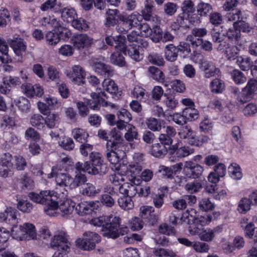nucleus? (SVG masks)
I'll return each instance as SVG.
<instances>
[{"label": "nucleus", "mask_w": 257, "mask_h": 257, "mask_svg": "<svg viewBox=\"0 0 257 257\" xmlns=\"http://www.w3.org/2000/svg\"><path fill=\"white\" fill-rule=\"evenodd\" d=\"M87 178L85 175L79 173L74 178L65 173L57 174L56 178V189L69 187L75 188L80 185H85Z\"/></svg>", "instance_id": "f257e3e1"}, {"label": "nucleus", "mask_w": 257, "mask_h": 257, "mask_svg": "<svg viewBox=\"0 0 257 257\" xmlns=\"http://www.w3.org/2000/svg\"><path fill=\"white\" fill-rule=\"evenodd\" d=\"M70 237L63 230H59L55 232L52 238L50 246L52 248L57 249L56 252H62L66 255L70 250Z\"/></svg>", "instance_id": "f03ea898"}, {"label": "nucleus", "mask_w": 257, "mask_h": 257, "mask_svg": "<svg viewBox=\"0 0 257 257\" xmlns=\"http://www.w3.org/2000/svg\"><path fill=\"white\" fill-rule=\"evenodd\" d=\"M119 17L120 22L116 27L119 33H125L133 27H137L143 19L142 16L137 12L133 13L128 16L120 15Z\"/></svg>", "instance_id": "7ed1b4c3"}, {"label": "nucleus", "mask_w": 257, "mask_h": 257, "mask_svg": "<svg viewBox=\"0 0 257 257\" xmlns=\"http://www.w3.org/2000/svg\"><path fill=\"white\" fill-rule=\"evenodd\" d=\"M83 237L82 238H78L76 240V244L79 248L85 250L93 249L95 244L100 241L99 235L93 232H85L83 233Z\"/></svg>", "instance_id": "20e7f679"}, {"label": "nucleus", "mask_w": 257, "mask_h": 257, "mask_svg": "<svg viewBox=\"0 0 257 257\" xmlns=\"http://www.w3.org/2000/svg\"><path fill=\"white\" fill-rule=\"evenodd\" d=\"M110 221L106 225L102 228V234L103 236L108 238H116L118 237L120 232L119 231L120 220L118 217L113 216L110 217Z\"/></svg>", "instance_id": "39448f33"}, {"label": "nucleus", "mask_w": 257, "mask_h": 257, "mask_svg": "<svg viewBox=\"0 0 257 257\" xmlns=\"http://www.w3.org/2000/svg\"><path fill=\"white\" fill-rule=\"evenodd\" d=\"M155 3L153 0H145L144 8L141 11V16L146 21L151 22L154 25L158 24L160 20L159 17L154 13Z\"/></svg>", "instance_id": "423d86ee"}, {"label": "nucleus", "mask_w": 257, "mask_h": 257, "mask_svg": "<svg viewBox=\"0 0 257 257\" xmlns=\"http://www.w3.org/2000/svg\"><path fill=\"white\" fill-rule=\"evenodd\" d=\"M183 174L188 178L197 179L199 178L204 171L201 165L192 161H186L183 166Z\"/></svg>", "instance_id": "0eeeda50"}, {"label": "nucleus", "mask_w": 257, "mask_h": 257, "mask_svg": "<svg viewBox=\"0 0 257 257\" xmlns=\"http://www.w3.org/2000/svg\"><path fill=\"white\" fill-rule=\"evenodd\" d=\"M66 76L75 84L81 85L84 83L86 73L80 65H74L71 70L65 72Z\"/></svg>", "instance_id": "6e6552de"}, {"label": "nucleus", "mask_w": 257, "mask_h": 257, "mask_svg": "<svg viewBox=\"0 0 257 257\" xmlns=\"http://www.w3.org/2000/svg\"><path fill=\"white\" fill-rule=\"evenodd\" d=\"M91 96L93 100L89 101L88 105L90 108L93 110L98 109L101 104L102 106H110L111 107L115 106L114 104L104 101L103 100V97H106L104 92H92L91 94Z\"/></svg>", "instance_id": "1a4fd4ad"}, {"label": "nucleus", "mask_w": 257, "mask_h": 257, "mask_svg": "<svg viewBox=\"0 0 257 257\" xmlns=\"http://www.w3.org/2000/svg\"><path fill=\"white\" fill-rule=\"evenodd\" d=\"M199 67L203 73L204 77L207 79L214 77L220 72V69L211 61H201Z\"/></svg>", "instance_id": "9d476101"}, {"label": "nucleus", "mask_w": 257, "mask_h": 257, "mask_svg": "<svg viewBox=\"0 0 257 257\" xmlns=\"http://www.w3.org/2000/svg\"><path fill=\"white\" fill-rule=\"evenodd\" d=\"M46 202L45 205L47 206V208L45 209V212L50 216H54L55 212V209H58V203L59 197L58 194L53 191H50L46 197Z\"/></svg>", "instance_id": "9b49d317"}, {"label": "nucleus", "mask_w": 257, "mask_h": 257, "mask_svg": "<svg viewBox=\"0 0 257 257\" xmlns=\"http://www.w3.org/2000/svg\"><path fill=\"white\" fill-rule=\"evenodd\" d=\"M73 46L77 49H81L90 46L93 39L86 34H77L71 39Z\"/></svg>", "instance_id": "f8f14e48"}, {"label": "nucleus", "mask_w": 257, "mask_h": 257, "mask_svg": "<svg viewBox=\"0 0 257 257\" xmlns=\"http://www.w3.org/2000/svg\"><path fill=\"white\" fill-rule=\"evenodd\" d=\"M99 202H84L79 203L76 207V211L80 215L83 216L91 213L99 207Z\"/></svg>", "instance_id": "ddd939ff"}, {"label": "nucleus", "mask_w": 257, "mask_h": 257, "mask_svg": "<svg viewBox=\"0 0 257 257\" xmlns=\"http://www.w3.org/2000/svg\"><path fill=\"white\" fill-rule=\"evenodd\" d=\"M182 13L177 19V23H181L184 20L188 18V15L195 11L194 3L191 0H185L181 6Z\"/></svg>", "instance_id": "4468645a"}, {"label": "nucleus", "mask_w": 257, "mask_h": 257, "mask_svg": "<svg viewBox=\"0 0 257 257\" xmlns=\"http://www.w3.org/2000/svg\"><path fill=\"white\" fill-rule=\"evenodd\" d=\"M119 147L106 148V157L107 160L113 165L116 169H119V163L121 160L120 154L122 153L119 151L118 149Z\"/></svg>", "instance_id": "2eb2a0df"}, {"label": "nucleus", "mask_w": 257, "mask_h": 257, "mask_svg": "<svg viewBox=\"0 0 257 257\" xmlns=\"http://www.w3.org/2000/svg\"><path fill=\"white\" fill-rule=\"evenodd\" d=\"M154 209L152 206H142L140 208V215L149 224L153 225L158 220V217L154 213Z\"/></svg>", "instance_id": "dca6fc26"}, {"label": "nucleus", "mask_w": 257, "mask_h": 257, "mask_svg": "<svg viewBox=\"0 0 257 257\" xmlns=\"http://www.w3.org/2000/svg\"><path fill=\"white\" fill-rule=\"evenodd\" d=\"M109 140L106 143V148L120 147L123 144V139L120 132L117 128H113L108 134Z\"/></svg>", "instance_id": "f3484780"}, {"label": "nucleus", "mask_w": 257, "mask_h": 257, "mask_svg": "<svg viewBox=\"0 0 257 257\" xmlns=\"http://www.w3.org/2000/svg\"><path fill=\"white\" fill-rule=\"evenodd\" d=\"M257 90V81L254 79H250L247 82L246 86L242 89V95L243 97L242 99L241 97H237L238 100L243 103L246 101L245 98H248L251 96Z\"/></svg>", "instance_id": "a211bd4d"}, {"label": "nucleus", "mask_w": 257, "mask_h": 257, "mask_svg": "<svg viewBox=\"0 0 257 257\" xmlns=\"http://www.w3.org/2000/svg\"><path fill=\"white\" fill-rule=\"evenodd\" d=\"M92 67L96 73L104 77H110L113 74V71L111 67L104 63L95 62L93 63Z\"/></svg>", "instance_id": "6ab92c4d"}, {"label": "nucleus", "mask_w": 257, "mask_h": 257, "mask_svg": "<svg viewBox=\"0 0 257 257\" xmlns=\"http://www.w3.org/2000/svg\"><path fill=\"white\" fill-rule=\"evenodd\" d=\"M8 43L17 56H21L26 50V43L21 38L9 39Z\"/></svg>", "instance_id": "aec40b11"}, {"label": "nucleus", "mask_w": 257, "mask_h": 257, "mask_svg": "<svg viewBox=\"0 0 257 257\" xmlns=\"http://www.w3.org/2000/svg\"><path fill=\"white\" fill-rule=\"evenodd\" d=\"M210 106L217 111L227 113L233 108V105L230 103H226L222 100L214 99L209 104Z\"/></svg>", "instance_id": "412c9836"}, {"label": "nucleus", "mask_w": 257, "mask_h": 257, "mask_svg": "<svg viewBox=\"0 0 257 257\" xmlns=\"http://www.w3.org/2000/svg\"><path fill=\"white\" fill-rule=\"evenodd\" d=\"M220 51L224 53L225 57L228 60L232 61L238 57L239 50L236 46L226 43L224 49Z\"/></svg>", "instance_id": "4be33fe9"}, {"label": "nucleus", "mask_w": 257, "mask_h": 257, "mask_svg": "<svg viewBox=\"0 0 257 257\" xmlns=\"http://www.w3.org/2000/svg\"><path fill=\"white\" fill-rule=\"evenodd\" d=\"M74 202L70 199H66L63 201L59 205H58V209H55L54 214L59 210L63 216L71 214L74 209Z\"/></svg>", "instance_id": "5701e85b"}, {"label": "nucleus", "mask_w": 257, "mask_h": 257, "mask_svg": "<svg viewBox=\"0 0 257 257\" xmlns=\"http://www.w3.org/2000/svg\"><path fill=\"white\" fill-rule=\"evenodd\" d=\"M211 36L217 51H221L224 49L226 43L224 41V35L214 29L211 32Z\"/></svg>", "instance_id": "b1692460"}, {"label": "nucleus", "mask_w": 257, "mask_h": 257, "mask_svg": "<svg viewBox=\"0 0 257 257\" xmlns=\"http://www.w3.org/2000/svg\"><path fill=\"white\" fill-rule=\"evenodd\" d=\"M124 52L137 62L140 61L143 58V55L139 51V46L135 44L128 46Z\"/></svg>", "instance_id": "393cba45"}, {"label": "nucleus", "mask_w": 257, "mask_h": 257, "mask_svg": "<svg viewBox=\"0 0 257 257\" xmlns=\"http://www.w3.org/2000/svg\"><path fill=\"white\" fill-rule=\"evenodd\" d=\"M228 21L233 22L234 28H238V25L243 19L242 11L240 10H235L227 14L226 16Z\"/></svg>", "instance_id": "a878e982"}, {"label": "nucleus", "mask_w": 257, "mask_h": 257, "mask_svg": "<svg viewBox=\"0 0 257 257\" xmlns=\"http://www.w3.org/2000/svg\"><path fill=\"white\" fill-rule=\"evenodd\" d=\"M120 15H123L120 14L117 9H108L106 12L105 25L108 27L114 26L116 24V17L119 20Z\"/></svg>", "instance_id": "bb28decb"}, {"label": "nucleus", "mask_w": 257, "mask_h": 257, "mask_svg": "<svg viewBox=\"0 0 257 257\" xmlns=\"http://www.w3.org/2000/svg\"><path fill=\"white\" fill-rule=\"evenodd\" d=\"M0 52L2 55H0V60L2 63H8L12 61L11 57L9 56V47L5 39L0 37Z\"/></svg>", "instance_id": "cd10ccee"}, {"label": "nucleus", "mask_w": 257, "mask_h": 257, "mask_svg": "<svg viewBox=\"0 0 257 257\" xmlns=\"http://www.w3.org/2000/svg\"><path fill=\"white\" fill-rule=\"evenodd\" d=\"M23 231H24V239H36L37 232L35 226L30 223H25L22 225Z\"/></svg>", "instance_id": "c85d7f7f"}, {"label": "nucleus", "mask_w": 257, "mask_h": 257, "mask_svg": "<svg viewBox=\"0 0 257 257\" xmlns=\"http://www.w3.org/2000/svg\"><path fill=\"white\" fill-rule=\"evenodd\" d=\"M6 218L5 220L10 221L12 225H14L19 223L20 218L18 217L20 215V213L15 208L9 207L5 210Z\"/></svg>", "instance_id": "c756f323"}, {"label": "nucleus", "mask_w": 257, "mask_h": 257, "mask_svg": "<svg viewBox=\"0 0 257 257\" xmlns=\"http://www.w3.org/2000/svg\"><path fill=\"white\" fill-rule=\"evenodd\" d=\"M75 168L78 171H82L87 172L89 174L96 175L99 174L97 170H94L95 168L91 162L87 161L84 164L80 162H77L75 165Z\"/></svg>", "instance_id": "7c9ffc66"}, {"label": "nucleus", "mask_w": 257, "mask_h": 257, "mask_svg": "<svg viewBox=\"0 0 257 257\" xmlns=\"http://www.w3.org/2000/svg\"><path fill=\"white\" fill-rule=\"evenodd\" d=\"M49 193V190L42 191L40 193L31 192L29 197L31 200L37 203L45 204L46 202V197Z\"/></svg>", "instance_id": "2f4dec72"}, {"label": "nucleus", "mask_w": 257, "mask_h": 257, "mask_svg": "<svg viewBox=\"0 0 257 257\" xmlns=\"http://www.w3.org/2000/svg\"><path fill=\"white\" fill-rule=\"evenodd\" d=\"M77 14L73 8H65L62 10L61 16L64 21L72 23L77 18Z\"/></svg>", "instance_id": "473e14b6"}, {"label": "nucleus", "mask_w": 257, "mask_h": 257, "mask_svg": "<svg viewBox=\"0 0 257 257\" xmlns=\"http://www.w3.org/2000/svg\"><path fill=\"white\" fill-rule=\"evenodd\" d=\"M72 133L74 139L81 143L86 142L89 136L88 134L85 130L80 128H74Z\"/></svg>", "instance_id": "72a5a7b5"}, {"label": "nucleus", "mask_w": 257, "mask_h": 257, "mask_svg": "<svg viewBox=\"0 0 257 257\" xmlns=\"http://www.w3.org/2000/svg\"><path fill=\"white\" fill-rule=\"evenodd\" d=\"M197 12L198 15L201 17L207 16L212 10L211 5L207 3L200 2L196 7Z\"/></svg>", "instance_id": "f704fd0d"}, {"label": "nucleus", "mask_w": 257, "mask_h": 257, "mask_svg": "<svg viewBox=\"0 0 257 257\" xmlns=\"http://www.w3.org/2000/svg\"><path fill=\"white\" fill-rule=\"evenodd\" d=\"M101 192V189L91 183H86L82 189V194L89 197L95 196Z\"/></svg>", "instance_id": "c9c22d12"}, {"label": "nucleus", "mask_w": 257, "mask_h": 257, "mask_svg": "<svg viewBox=\"0 0 257 257\" xmlns=\"http://www.w3.org/2000/svg\"><path fill=\"white\" fill-rule=\"evenodd\" d=\"M178 49L173 44H169L166 46L165 50V57L167 60L173 62L177 57Z\"/></svg>", "instance_id": "e433bc0d"}, {"label": "nucleus", "mask_w": 257, "mask_h": 257, "mask_svg": "<svg viewBox=\"0 0 257 257\" xmlns=\"http://www.w3.org/2000/svg\"><path fill=\"white\" fill-rule=\"evenodd\" d=\"M102 86L104 90L108 92L109 93L115 95H116L118 91V87L112 80L105 79L102 82Z\"/></svg>", "instance_id": "4c0bfd02"}, {"label": "nucleus", "mask_w": 257, "mask_h": 257, "mask_svg": "<svg viewBox=\"0 0 257 257\" xmlns=\"http://www.w3.org/2000/svg\"><path fill=\"white\" fill-rule=\"evenodd\" d=\"M45 122L44 118L40 114H34L30 118L32 125L39 130L44 127Z\"/></svg>", "instance_id": "58836bf2"}, {"label": "nucleus", "mask_w": 257, "mask_h": 257, "mask_svg": "<svg viewBox=\"0 0 257 257\" xmlns=\"http://www.w3.org/2000/svg\"><path fill=\"white\" fill-rule=\"evenodd\" d=\"M251 202L246 197L242 198L238 203L237 211L241 214H245L250 209Z\"/></svg>", "instance_id": "ea45409f"}, {"label": "nucleus", "mask_w": 257, "mask_h": 257, "mask_svg": "<svg viewBox=\"0 0 257 257\" xmlns=\"http://www.w3.org/2000/svg\"><path fill=\"white\" fill-rule=\"evenodd\" d=\"M167 152V149L165 146L157 143L154 144L151 150V154L156 157H160L165 155Z\"/></svg>", "instance_id": "a19ab883"}, {"label": "nucleus", "mask_w": 257, "mask_h": 257, "mask_svg": "<svg viewBox=\"0 0 257 257\" xmlns=\"http://www.w3.org/2000/svg\"><path fill=\"white\" fill-rule=\"evenodd\" d=\"M184 188L188 193L193 194L199 192L202 188V185L200 182L194 181L187 183Z\"/></svg>", "instance_id": "79ce46f5"}, {"label": "nucleus", "mask_w": 257, "mask_h": 257, "mask_svg": "<svg viewBox=\"0 0 257 257\" xmlns=\"http://www.w3.org/2000/svg\"><path fill=\"white\" fill-rule=\"evenodd\" d=\"M118 204L120 207L123 210H130L134 207V203L129 197L123 196L118 199Z\"/></svg>", "instance_id": "37998d69"}, {"label": "nucleus", "mask_w": 257, "mask_h": 257, "mask_svg": "<svg viewBox=\"0 0 257 257\" xmlns=\"http://www.w3.org/2000/svg\"><path fill=\"white\" fill-rule=\"evenodd\" d=\"M231 76L235 83L238 85L244 83L247 80L243 73L237 69H235L231 72Z\"/></svg>", "instance_id": "c03bdc74"}, {"label": "nucleus", "mask_w": 257, "mask_h": 257, "mask_svg": "<svg viewBox=\"0 0 257 257\" xmlns=\"http://www.w3.org/2000/svg\"><path fill=\"white\" fill-rule=\"evenodd\" d=\"M210 87L212 92L221 93L224 89L225 85L221 80L216 78L211 82Z\"/></svg>", "instance_id": "a18cd8bd"}, {"label": "nucleus", "mask_w": 257, "mask_h": 257, "mask_svg": "<svg viewBox=\"0 0 257 257\" xmlns=\"http://www.w3.org/2000/svg\"><path fill=\"white\" fill-rule=\"evenodd\" d=\"M47 44L50 46L56 45L60 41V36L59 34L53 31H49L45 36Z\"/></svg>", "instance_id": "49530a36"}, {"label": "nucleus", "mask_w": 257, "mask_h": 257, "mask_svg": "<svg viewBox=\"0 0 257 257\" xmlns=\"http://www.w3.org/2000/svg\"><path fill=\"white\" fill-rule=\"evenodd\" d=\"M112 216H102L96 217L91 219L89 221L90 223L95 226H102V228L106 225L111 219L110 217Z\"/></svg>", "instance_id": "de8ad7c7"}, {"label": "nucleus", "mask_w": 257, "mask_h": 257, "mask_svg": "<svg viewBox=\"0 0 257 257\" xmlns=\"http://www.w3.org/2000/svg\"><path fill=\"white\" fill-rule=\"evenodd\" d=\"M146 124L148 128L154 132H159L162 128L161 121L153 117L147 119L146 121Z\"/></svg>", "instance_id": "09e8293b"}, {"label": "nucleus", "mask_w": 257, "mask_h": 257, "mask_svg": "<svg viewBox=\"0 0 257 257\" xmlns=\"http://www.w3.org/2000/svg\"><path fill=\"white\" fill-rule=\"evenodd\" d=\"M126 131V133L124 134V138L128 142H132L134 140L138 139V131L136 127L133 125H129Z\"/></svg>", "instance_id": "8fccbe9b"}, {"label": "nucleus", "mask_w": 257, "mask_h": 257, "mask_svg": "<svg viewBox=\"0 0 257 257\" xmlns=\"http://www.w3.org/2000/svg\"><path fill=\"white\" fill-rule=\"evenodd\" d=\"M165 99L164 102L169 109H175L178 105V100L175 96L172 94H164Z\"/></svg>", "instance_id": "3c124183"}, {"label": "nucleus", "mask_w": 257, "mask_h": 257, "mask_svg": "<svg viewBox=\"0 0 257 257\" xmlns=\"http://www.w3.org/2000/svg\"><path fill=\"white\" fill-rule=\"evenodd\" d=\"M182 113L186 120H192L198 117V111L194 107H188L184 109Z\"/></svg>", "instance_id": "603ef678"}, {"label": "nucleus", "mask_w": 257, "mask_h": 257, "mask_svg": "<svg viewBox=\"0 0 257 257\" xmlns=\"http://www.w3.org/2000/svg\"><path fill=\"white\" fill-rule=\"evenodd\" d=\"M236 63L243 71L248 70L251 66L252 62L250 59L247 57L238 56L237 58Z\"/></svg>", "instance_id": "864d4df0"}, {"label": "nucleus", "mask_w": 257, "mask_h": 257, "mask_svg": "<svg viewBox=\"0 0 257 257\" xmlns=\"http://www.w3.org/2000/svg\"><path fill=\"white\" fill-rule=\"evenodd\" d=\"M17 208L23 212L30 213L32 210L33 206L28 200L21 199L18 201Z\"/></svg>", "instance_id": "5fc2aeb1"}, {"label": "nucleus", "mask_w": 257, "mask_h": 257, "mask_svg": "<svg viewBox=\"0 0 257 257\" xmlns=\"http://www.w3.org/2000/svg\"><path fill=\"white\" fill-rule=\"evenodd\" d=\"M110 61L112 63L119 66H123L125 64L123 55L118 51L115 52L111 54Z\"/></svg>", "instance_id": "6e6d98bb"}, {"label": "nucleus", "mask_w": 257, "mask_h": 257, "mask_svg": "<svg viewBox=\"0 0 257 257\" xmlns=\"http://www.w3.org/2000/svg\"><path fill=\"white\" fill-rule=\"evenodd\" d=\"M228 170L231 177L234 179L238 180L241 178L242 173L240 171V168L237 164H232L228 167Z\"/></svg>", "instance_id": "4d7b16f0"}, {"label": "nucleus", "mask_w": 257, "mask_h": 257, "mask_svg": "<svg viewBox=\"0 0 257 257\" xmlns=\"http://www.w3.org/2000/svg\"><path fill=\"white\" fill-rule=\"evenodd\" d=\"M10 236V233L9 231L5 228H0V244H3L4 246L1 247L0 246V252L4 250L7 246L8 245L5 244Z\"/></svg>", "instance_id": "13d9d810"}, {"label": "nucleus", "mask_w": 257, "mask_h": 257, "mask_svg": "<svg viewBox=\"0 0 257 257\" xmlns=\"http://www.w3.org/2000/svg\"><path fill=\"white\" fill-rule=\"evenodd\" d=\"M148 60L150 63L158 66H163L165 63L163 57L155 53L150 54L148 56Z\"/></svg>", "instance_id": "bf43d9fd"}, {"label": "nucleus", "mask_w": 257, "mask_h": 257, "mask_svg": "<svg viewBox=\"0 0 257 257\" xmlns=\"http://www.w3.org/2000/svg\"><path fill=\"white\" fill-rule=\"evenodd\" d=\"M200 20L198 17L194 14H190L188 15V18L184 20L181 23H178L180 27L188 28V23L196 25L200 23Z\"/></svg>", "instance_id": "052dcab7"}, {"label": "nucleus", "mask_w": 257, "mask_h": 257, "mask_svg": "<svg viewBox=\"0 0 257 257\" xmlns=\"http://www.w3.org/2000/svg\"><path fill=\"white\" fill-rule=\"evenodd\" d=\"M226 36L228 39L232 42H238L240 38V31L238 28L229 29L226 32Z\"/></svg>", "instance_id": "680f3d73"}, {"label": "nucleus", "mask_w": 257, "mask_h": 257, "mask_svg": "<svg viewBox=\"0 0 257 257\" xmlns=\"http://www.w3.org/2000/svg\"><path fill=\"white\" fill-rule=\"evenodd\" d=\"M194 222L198 224L202 227L208 224L213 219V216L211 214H208L206 216H200L198 217H195L193 219Z\"/></svg>", "instance_id": "e2e57ef3"}, {"label": "nucleus", "mask_w": 257, "mask_h": 257, "mask_svg": "<svg viewBox=\"0 0 257 257\" xmlns=\"http://www.w3.org/2000/svg\"><path fill=\"white\" fill-rule=\"evenodd\" d=\"M60 146L66 150H72L75 145L73 140L69 137L62 138L59 142Z\"/></svg>", "instance_id": "0e129e2a"}, {"label": "nucleus", "mask_w": 257, "mask_h": 257, "mask_svg": "<svg viewBox=\"0 0 257 257\" xmlns=\"http://www.w3.org/2000/svg\"><path fill=\"white\" fill-rule=\"evenodd\" d=\"M59 119V116L57 113H50L45 119V125L52 128L55 127L56 122Z\"/></svg>", "instance_id": "69168bd1"}, {"label": "nucleus", "mask_w": 257, "mask_h": 257, "mask_svg": "<svg viewBox=\"0 0 257 257\" xmlns=\"http://www.w3.org/2000/svg\"><path fill=\"white\" fill-rule=\"evenodd\" d=\"M47 75L51 80L57 81L60 80L61 74L55 67L50 66L47 69Z\"/></svg>", "instance_id": "338daca9"}, {"label": "nucleus", "mask_w": 257, "mask_h": 257, "mask_svg": "<svg viewBox=\"0 0 257 257\" xmlns=\"http://www.w3.org/2000/svg\"><path fill=\"white\" fill-rule=\"evenodd\" d=\"M72 26L75 29L79 31H86L88 28V25L86 21L82 18L78 19H75L72 23Z\"/></svg>", "instance_id": "774afa93"}]
</instances>
